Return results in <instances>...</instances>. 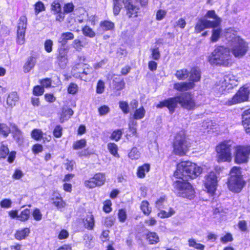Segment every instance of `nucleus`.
Returning a JSON list of instances; mask_svg holds the SVG:
<instances>
[{
  "instance_id": "f257e3e1",
  "label": "nucleus",
  "mask_w": 250,
  "mask_h": 250,
  "mask_svg": "<svg viewBox=\"0 0 250 250\" xmlns=\"http://www.w3.org/2000/svg\"><path fill=\"white\" fill-rule=\"evenodd\" d=\"M202 169L191 162H182L177 165L174 176L179 179L174 183V187L178 196L191 199L194 197V191L191 185L187 181L194 179L202 172Z\"/></svg>"
},
{
  "instance_id": "f03ea898",
  "label": "nucleus",
  "mask_w": 250,
  "mask_h": 250,
  "mask_svg": "<svg viewBox=\"0 0 250 250\" xmlns=\"http://www.w3.org/2000/svg\"><path fill=\"white\" fill-rule=\"evenodd\" d=\"M179 104L181 107L187 110H192L196 106L193 96L189 92L181 93L180 95L164 100L156 105L157 108L167 107L170 114H172Z\"/></svg>"
},
{
  "instance_id": "7ed1b4c3",
  "label": "nucleus",
  "mask_w": 250,
  "mask_h": 250,
  "mask_svg": "<svg viewBox=\"0 0 250 250\" xmlns=\"http://www.w3.org/2000/svg\"><path fill=\"white\" fill-rule=\"evenodd\" d=\"M208 60L212 65L223 67H230L234 62L230 49L224 46L216 47L208 57Z\"/></svg>"
},
{
  "instance_id": "20e7f679",
  "label": "nucleus",
  "mask_w": 250,
  "mask_h": 250,
  "mask_svg": "<svg viewBox=\"0 0 250 250\" xmlns=\"http://www.w3.org/2000/svg\"><path fill=\"white\" fill-rule=\"evenodd\" d=\"M232 141H225L216 146L218 161L230 162L232 160L231 150L235 148Z\"/></svg>"
},
{
  "instance_id": "39448f33",
  "label": "nucleus",
  "mask_w": 250,
  "mask_h": 250,
  "mask_svg": "<svg viewBox=\"0 0 250 250\" xmlns=\"http://www.w3.org/2000/svg\"><path fill=\"white\" fill-rule=\"evenodd\" d=\"M190 146L188 142L184 131H181L177 134L173 143V152L179 156L185 155Z\"/></svg>"
},
{
  "instance_id": "423d86ee",
  "label": "nucleus",
  "mask_w": 250,
  "mask_h": 250,
  "mask_svg": "<svg viewBox=\"0 0 250 250\" xmlns=\"http://www.w3.org/2000/svg\"><path fill=\"white\" fill-rule=\"evenodd\" d=\"M248 49V44L244 40L239 37H234L230 50L235 57L242 58L246 54Z\"/></svg>"
},
{
  "instance_id": "0eeeda50",
  "label": "nucleus",
  "mask_w": 250,
  "mask_h": 250,
  "mask_svg": "<svg viewBox=\"0 0 250 250\" xmlns=\"http://www.w3.org/2000/svg\"><path fill=\"white\" fill-rule=\"evenodd\" d=\"M250 94V90L248 87H241L236 93L231 98L225 102L228 105H232L248 101Z\"/></svg>"
},
{
  "instance_id": "6e6552de",
  "label": "nucleus",
  "mask_w": 250,
  "mask_h": 250,
  "mask_svg": "<svg viewBox=\"0 0 250 250\" xmlns=\"http://www.w3.org/2000/svg\"><path fill=\"white\" fill-rule=\"evenodd\" d=\"M234 148L235 163L238 164L247 163L250 154V146H237Z\"/></svg>"
},
{
  "instance_id": "1a4fd4ad",
  "label": "nucleus",
  "mask_w": 250,
  "mask_h": 250,
  "mask_svg": "<svg viewBox=\"0 0 250 250\" xmlns=\"http://www.w3.org/2000/svg\"><path fill=\"white\" fill-rule=\"evenodd\" d=\"M217 177L216 174L211 172L205 177V186L207 191L211 194L214 193L217 186Z\"/></svg>"
},
{
  "instance_id": "9d476101",
  "label": "nucleus",
  "mask_w": 250,
  "mask_h": 250,
  "mask_svg": "<svg viewBox=\"0 0 250 250\" xmlns=\"http://www.w3.org/2000/svg\"><path fill=\"white\" fill-rule=\"evenodd\" d=\"M240 77L237 75H234L233 74L229 73L224 76V80L222 82V90H225L227 88L228 89L232 88L238 84Z\"/></svg>"
},
{
  "instance_id": "9b49d317",
  "label": "nucleus",
  "mask_w": 250,
  "mask_h": 250,
  "mask_svg": "<svg viewBox=\"0 0 250 250\" xmlns=\"http://www.w3.org/2000/svg\"><path fill=\"white\" fill-rule=\"evenodd\" d=\"M219 22L218 20L216 21H211L201 19L195 26V31L196 33H198L205 28L217 27L218 26Z\"/></svg>"
},
{
  "instance_id": "f8f14e48",
  "label": "nucleus",
  "mask_w": 250,
  "mask_h": 250,
  "mask_svg": "<svg viewBox=\"0 0 250 250\" xmlns=\"http://www.w3.org/2000/svg\"><path fill=\"white\" fill-rule=\"evenodd\" d=\"M244 185V183L242 179L229 178L228 181L229 188L233 192H240Z\"/></svg>"
},
{
  "instance_id": "ddd939ff",
  "label": "nucleus",
  "mask_w": 250,
  "mask_h": 250,
  "mask_svg": "<svg viewBox=\"0 0 250 250\" xmlns=\"http://www.w3.org/2000/svg\"><path fill=\"white\" fill-rule=\"evenodd\" d=\"M125 7L126 9V14L128 17H136L138 16V12L139 8L129 1V0H123Z\"/></svg>"
},
{
  "instance_id": "4468645a",
  "label": "nucleus",
  "mask_w": 250,
  "mask_h": 250,
  "mask_svg": "<svg viewBox=\"0 0 250 250\" xmlns=\"http://www.w3.org/2000/svg\"><path fill=\"white\" fill-rule=\"evenodd\" d=\"M242 124L246 133L250 134V108L243 111L242 114Z\"/></svg>"
},
{
  "instance_id": "2eb2a0df",
  "label": "nucleus",
  "mask_w": 250,
  "mask_h": 250,
  "mask_svg": "<svg viewBox=\"0 0 250 250\" xmlns=\"http://www.w3.org/2000/svg\"><path fill=\"white\" fill-rule=\"evenodd\" d=\"M11 133L14 140L18 143H21L23 142V136L21 131L15 124H11Z\"/></svg>"
},
{
  "instance_id": "dca6fc26",
  "label": "nucleus",
  "mask_w": 250,
  "mask_h": 250,
  "mask_svg": "<svg viewBox=\"0 0 250 250\" xmlns=\"http://www.w3.org/2000/svg\"><path fill=\"white\" fill-rule=\"evenodd\" d=\"M195 86V84L193 82H180L174 84V88L177 90L183 91H187L191 89Z\"/></svg>"
},
{
  "instance_id": "f3484780",
  "label": "nucleus",
  "mask_w": 250,
  "mask_h": 250,
  "mask_svg": "<svg viewBox=\"0 0 250 250\" xmlns=\"http://www.w3.org/2000/svg\"><path fill=\"white\" fill-rule=\"evenodd\" d=\"M189 82H197L200 80L201 79V71L197 67H193L189 72Z\"/></svg>"
},
{
  "instance_id": "a211bd4d",
  "label": "nucleus",
  "mask_w": 250,
  "mask_h": 250,
  "mask_svg": "<svg viewBox=\"0 0 250 250\" xmlns=\"http://www.w3.org/2000/svg\"><path fill=\"white\" fill-rule=\"evenodd\" d=\"M36 62V58L32 56L28 57L23 66L24 72L25 73L29 72L34 67Z\"/></svg>"
},
{
  "instance_id": "6ab92c4d",
  "label": "nucleus",
  "mask_w": 250,
  "mask_h": 250,
  "mask_svg": "<svg viewBox=\"0 0 250 250\" xmlns=\"http://www.w3.org/2000/svg\"><path fill=\"white\" fill-rule=\"evenodd\" d=\"M84 227L89 230L93 229L95 225V221L94 216L90 213L87 215L84 220H83Z\"/></svg>"
},
{
  "instance_id": "aec40b11",
  "label": "nucleus",
  "mask_w": 250,
  "mask_h": 250,
  "mask_svg": "<svg viewBox=\"0 0 250 250\" xmlns=\"http://www.w3.org/2000/svg\"><path fill=\"white\" fill-rule=\"evenodd\" d=\"M88 42L85 39L80 41L79 39H75L72 43V45L77 51H81L83 47H85L88 45Z\"/></svg>"
},
{
  "instance_id": "412c9836",
  "label": "nucleus",
  "mask_w": 250,
  "mask_h": 250,
  "mask_svg": "<svg viewBox=\"0 0 250 250\" xmlns=\"http://www.w3.org/2000/svg\"><path fill=\"white\" fill-rule=\"evenodd\" d=\"M86 66V64L83 63H78L75 65L73 67L72 71L73 76L79 78L83 72V70H82V69L83 70L84 67Z\"/></svg>"
},
{
  "instance_id": "4be33fe9",
  "label": "nucleus",
  "mask_w": 250,
  "mask_h": 250,
  "mask_svg": "<svg viewBox=\"0 0 250 250\" xmlns=\"http://www.w3.org/2000/svg\"><path fill=\"white\" fill-rule=\"evenodd\" d=\"M74 38V34L71 32H64L61 35L58 42L62 45L65 44L68 40H73Z\"/></svg>"
},
{
  "instance_id": "5701e85b",
  "label": "nucleus",
  "mask_w": 250,
  "mask_h": 250,
  "mask_svg": "<svg viewBox=\"0 0 250 250\" xmlns=\"http://www.w3.org/2000/svg\"><path fill=\"white\" fill-rule=\"evenodd\" d=\"M30 232L29 229L27 228H24L21 230H18L15 234V237L19 240L24 239L28 236Z\"/></svg>"
},
{
  "instance_id": "b1692460",
  "label": "nucleus",
  "mask_w": 250,
  "mask_h": 250,
  "mask_svg": "<svg viewBox=\"0 0 250 250\" xmlns=\"http://www.w3.org/2000/svg\"><path fill=\"white\" fill-rule=\"evenodd\" d=\"M27 27V18L22 16L18 21L17 31L25 32Z\"/></svg>"
},
{
  "instance_id": "393cba45",
  "label": "nucleus",
  "mask_w": 250,
  "mask_h": 250,
  "mask_svg": "<svg viewBox=\"0 0 250 250\" xmlns=\"http://www.w3.org/2000/svg\"><path fill=\"white\" fill-rule=\"evenodd\" d=\"M19 97L16 92L10 93L7 99V104L10 106L13 107L16 105V103L18 101Z\"/></svg>"
},
{
  "instance_id": "a878e982",
  "label": "nucleus",
  "mask_w": 250,
  "mask_h": 250,
  "mask_svg": "<svg viewBox=\"0 0 250 250\" xmlns=\"http://www.w3.org/2000/svg\"><path fill=\"white\" fill-rule=\"evenodd\" d=\"M52 203L58 209H61L65 207V203L63 201L62 198L59 196L54 197L52 198Z\"/></svg>"
},
{
  "instance_id": "bb28decb",
  "label": "nucleus",
  "mask_w": 250,
  "mask_h": 250,
  "mask_svg": "<svg viewBox=\"0 0 250 250\" xmlns=\"http://www.w3.org/2000/svg\"><path fill=\"white\" fill-rule=\"evenodd\" d=\"M147 240L150 244H155L159 241V238L156 232H149L146 235Z\"/></svg>"
},
{
  "instance_id": "cd10ccee",
  "label": "nucleus",
  "mask_w": 250,
  "mask_h": 250,
  "mask_svg": "<svg viewBox=\"0 0 250 250\" xmlns=\"http://www.w3.org/2000/svg\"><path fill=\"white\" fill-rule=\"evenodd\" d=\"M150 169V166L148 164H144L138 167L137 170V176L138 177L143 178L145 177L146 172H148Z\"/></svg>"
},
{
  "instance_id": "c85d7f7f",
  "label": "nucleus",
  "mask_w": 250,
  "mask_h": 250,
  "mask_svg": "<svg viewBox=\"0 0 250 250\" xmlns=\"http://www.w3.org/2000/svg\"><path fill=\"white\" fill-rule=\"evenodd\" d=\"M83 72L79 78L84 81H87L91 77V74L92 72V68H89L86 65V66L84 67Z\"/></svg>"
},
{
  "instance_id": "c756f323",
  "label": "nucleus",
  "mask_w": 250,
  "mask_h": 250,
  "mask_svg": "<svg viewBox=\"0 0 250 250\" xmlns=\"http://www.w3.org/2000/svg\"><path fill=\"white\" fill-rule=\"evenodd\" d=\"M113 84L115 89L120 90L124 88L125 83L123 79L120 77H115L113 79Z\"/></svg>"
},
{
  "instance_id": "7c9ffc66",
  "label": "nucleus",
  "mask_w": 250,
  "mask_h": 250,
  "mask_svg": "<svg viewBox=\"0 0 250 250\" xmlns=\"http://www.w3.org/2000/svg\"><path fill=\"white\" fill-rule=\"evenodd\" d=\"M189 76V72L187 69L184 68L176 71L175 76L178 80H184L186 79Z\"/></svg>"
},
{
  "instance_id": "2f4dec72",
  "label": "nucleus",
  "mask_w": 250,
  "mask_h": 250,
  "mask_svg": "<svg viewBox=\"0 0 250 250\" xmlns=\"http://www.w3.org/2000/svg\"><path fill=\"white\" fill-rule=\"evenodd\" d=\"M229 178L242 179L241 171L239 167H234L231 168Z\"/></svg>"
},
{
  "instance_id": "473e14b6",
  "label": "nucleus",
  "mask_w": 250,
  "mask_h": 250,
  "mask_svg": "<svg viewBox=\"0 0 250 250\" xmlns=\"http://www.w3.org/2000/svg\"><path fill=\"white\" fill-rule=\"evenodd\" d=\"M94 178L98 187H100L103 185L105 182V174L104 173H97L94 175Z\"/></svg>"
},
{
  "instance_id": "72a5a7b5",
  "label": "nucleus",
  "mask_w": 250,
  "mask_h": 250,
  "mask_svg": "<svg viewBox=\"0 0 250 250\" xmlns=\"http://www.w3.org/2000/svg\"><path fill=\"white\" fill-rule=\"evenodd\" d=\"M137 122L135 120H130L128 123V129L133 136L138 137L137 132Z\"/></svg>"
},
{
  "instance_id": "f704fd0d",
  "label": "nucleus",
  "mask_w": 250,
  "mask_h": 250,
  "mask_svg": "<svg viewBox=\"0 0 250 250\" xmlns=\"http://www.w3.org/2000/svg\"><path fill=\"white\" fill-rule=\"evenodd\" d=\"M107 148L111 154L116 157H119V155L118 153V146L115 143H108L107 144Z\"/></svg>"
},
{
  "instance_id": "c9c22d12",
  "label": "nucleus",
  "mask_w": 250,
  "mask_h": 250,
  "mask_svg": "<svg viewBox=\"0 0 250 250\" xmlns=\"http://www.w3.org/2000/svg\"><path fill=\"white\" fill-rule=\"evenodd\" d=\"M175 213V210L172 208H170L168 211L162 210L158 213V216L161 218H168L174 215Z\"/></svg>"
},
{
  "instance_id": "e433bc0d",
  "label": "nucleus",
  "mask_w": 250,
  "mask_h": 250,
  "mask_svg": "<svg viewBox=\"0 0 250 250\" xmlns=\"http://www.w3.org/2000/svg\"><path fill=\"white\" fill-rule=\"evenodd\" d=\"M146 111L143 107H141L135 110L133 115V118L135 120H140L145 116Z\"/></svg>"
},
{
  "instance_id": "4c0bfd02",
  "label": "nucleus",
  "mask_w": 250,
  "mask_h": 250,
  "mask_svg": "<svg viewBox=\"0 0 250 250\" xmlns=\"http://www.w3.org/2000/svg\"><path fill=\"white\" fill-rule=\"evenodd\" d=\"M86 141L85 139H83L75 142L73 144V148L75 150L82 149L85 147Z\"/></svg>"
},
{
  "instance_id": "58836bf2",
  "label": "nucleus",
  "mask_w": 250,
  "mask_h": 250,
  "mask_svg": "<svg viewBox=\"0 0 250 250\" xmlns=\"http://www.w3.org/2000/svg\"><path fill=\"white\" fill-rule=\"evenodd\" d=\"M73 111L71 108H66L63 109L62 117L61 120H62V122L64 120H67L70 118V117L73 114Z\"/></svg>"
},
{
  "instance_id": "ea45409f",
  "label": "nucleus",
  "mask_w": 250,
  "mask_h": 250,
  "mask_svg": "<svg viewBox=\"0 0 250 250\" xmlns=\"http://www.w3.org/2000/svg\"><path fill=\"white\" fill-rule=\"evenodd\" d=\"M42 135L43 132L41 129H35L31 132L32 138L37 141L44 139Z\"/></svg>"
},
{
  "instance_id": "a19ab883",
  "label": "nucleus",
  "mask_w": 250,
  "mask_h": 250,
  "mask_svg": "<svg viewBox=\"0 0 250 250\" xmlns=\"http://www.w3.org/2000/svg\"><path fill=\"white\" fill-rule=\"evenodd\" d=\"M189 247H193L199 250H204L205 246L200 243H197L193 239H189L188 241Z\"/></svg>"
},
{
  "instance_id": "79ce46f5",
  "label": "nucleus",
  "mask_w": 250,
  "mask_h": 250,
  "mask_svg": "<svg viewBox=\"0 0 250 250\" xmlns=\"http://www.w3.org/2000/svg\"><path fill=\"white\" fill-rule=\"evenodd\" d=\"M128 157L132 160L139 159L140 156V153L136 147H133L128 153Z\"/></svg>"
},
{
  "instance_id": "37998d69",
  "label": "nucleus",
  "mask_w": 250,
  "mask_h": 250,
  "mask_svg": "<svg viewBox=\"0 0 250 250\" xmlns=\"http://www.w3.org/2000/svg\"><path fill=\"white\" fill-rule=\"evenodd\" d=\"M11 132L10 128L5 124L0 123V133L6 137Z\"/></svg>"
},
{
  "instance_id": "c03bdc74",
  "label": "nucleus",
  "mask_w": 250,
  "mask_h": 250,
  "mask_svg": "<svg viewBox=\"0 0 250 250\" xmlns=\"http://www.w3.org/2000/svg\"><path fill=\"white\" fill-rule=\"evenodd\" d=\"M205 17L213 19L214 21H216L218 20L219 21L218 23V26L221 22V19L217 16L214 10L208 11L205 15Z\"/></svg>"
},
{
  "instance_id": "a18cd8bd",
  "label": "nucleus",
  "mask_w": 250,
  "mask_h": 250,
  "mask_svg": "<svg viewBox=\"0 0 250 250\" xmlns=\"http://www.w3.org/2000/svg\"><path fill=\"white\" fill-rule=\"evenodd\" d=\"M101 27L103 28L104 30H109L114 28V24L113 22L105 21L103 22H101L100 23Z\"/></svg>"
},
{
  "instance_id": "49530a36",
  "label": "nucleus",
  "mask_w": 250,
  "mask_h": 250,
  "mask_svg": "<svg viewBox=\"0 0 250 250\" xmlns=\"http://www.w3.org/2000/svg\"><path fill=\"white\" fill-rule=\"evenodd\" d=\"M140 207L145 214L148 215L151 212V208L149 207V203L147 201H143Z\"/></svg>"
},
{
  "instance_id": "de8ad7c7",
  "label": "nucleus",
  "mask_w": 250,
  "mask_h": 250,
  "mask_svg": "<svg viewBox=\"0 0 250 250\" xmlns=\"http://www.w3.org/2000/svg\"><path fill=\"white\" fill-rule=\"evenodd\" d=\"M30 214V210L26 208L21 211L18 216V220L21 221H25L28 219Z\"/></svg>"
},
{
  "instance_id": "09e8293b",
  "label": "nucleus",
  "mask_w": 250,
  "mask_h": 250,
  "mask_svg": "<svg viewBox=\"0 0 250 250\" xmlns=\"http://www.w3.org/2000/svg\"><path fill=\"white\" fill-rule=\"evenodd\" d=\"M84 185L85 187L88 188H93L98 187L96 181L94 179V176L90 178L88 180H86L84 182Z\"/></svg>"
},
{
  "instance_id": "8fccbe9b",
  "label": "nucleus",
  "mask_w": 250,
  "mask_h": 250,
  "mask_svg": "<svg viewBox=\"0 0 250 250\" xmlns=\"http://www.w3.org/2000/svg\"><path fill=\"white\" fill-rule=\"evenodd\" d=\"M221 32H222V29L221 28L213 29L212 30V36L211 37V42H217L220 38Z\"/></svg>"
},
{
  "instance_id": "3c124183",
  "label": "nucleus",
  "mask_w": 250,
  "mask_h": 250,
  "mask_svg": "<svg viewBox=\"0 0 250 250\" xmlns=\"http://www.w3.org/2000/svg\"><path fill=\"white\" fill-rule=\"evenodd\" d=\"M82 31L84 35L93 38L95 36V33L93 30L88 26H85L83 29Z\"/></svg>"
},
{
  "instance_id": "603ef678",
  "label": "nucleus",
  "mask_w": 250,
  "mask_h": 250,
  "mask_svg": "<svg viewBox=\"0 0 250 250\" xmlns=\"http://www.w3.org/2000/svg\"><path fill=\"white\" fill-rule=\"evenodd\" d=\"M51 10L53 11L54 14H57L62 12V8L60 3L58 1H54L51 4Z\"/></svg>"
},
{
  "instance_id": "864d4df0",
  "label": "nucleus",
  "mask_w": 250,
  "mask_h": 250,
  "mask_svg": "<svg viewBox=\"0 0 250 250\" xmlns=\"http://www.w3.org/2000/svg\"><path fill=\"white\" fill-rule=\"evenodd\" d=\"M122 134V130L117 129L112 132L110 136V139L115 141H118L121 139Z\"/></svg>"
},
{
  "instance_id": "5fc2aeb1",
  "label": "nucleus",
  "mask_w": 250,
  "mask_h": 250,
  "mask_svg": "<svg viewBox=\"0 0 250 250\" xmlns=\"http://www.w3.org/2000/svg\"><path fill=\"white\" fill-rule=\"evenodd\" d=\"M25 32L17 31V42L20 44H23L25 42Z\"/></svg>"
},
{
  "instance_id": "6e6d98bb",
  "label": "nucleus",
  "mask_w": 250,
  "mask_h": 250,
  "mask_svg": "<svg viewBox=\"0 0 250 250\" xmlns=\"http://www.w3.org/2000/svg\"><path fill=\"white\" fill-rule=\"evenodd\" d=\"M9 153V150L7 146L2 144L0 147V159L5 158Z\"/></svg>"
},
{
  "instance_id": "4d7b16f0",
  "label": "nucleus",
  "mask_w": 250,
  "mask_h": 250,
  "mask_svg": "<svg viewBox=\"0 0 250 250\" xmlns=\"http://www.w3.org/2000/svg\"><path fill=\"white\" fill-rule=\"evenodd\" d=\"M58 59L60 61L64 62L66 60V52L63 48H61L59 50V55Z\"/></svg>"
},
{
  "instance_id": "13d9d810",
  "label": "nucleus",
  "mask_w": 250,
  "mask_h": 250,
  "mask_svg": "<svg viewBox=\"0 0 250 250\" xmlns=\"http://www.w3.org/2000/svg\"><path fill=\"white\" fill-rule=\"evenodd\" d=\"M45 7L43 3L41 1H39L35 5V10L36 15H38L40 12L44 11Z\"/></svg>"
},
{
  "instance_id": "bf43d9fd",
  "label": "nucleus",
  "mask_w": 250,
  "mask_h": 250,
  "mask_svg": "<svg viewBox=\"0 0 250 250\" xmlns=\"http://www.w3.org/2000/svg\"><path fill=\"white\" fill-rule=\"evenodd\" d=\"M104 83L101 80H99L96 86V92L98 94L103 93L104 90Z\"/></svg>"
},
{
  "instance_id": "052dcab7",
  "label": "nucleus",
  "mask_w": 250,
  "mask_h": 250,
  "mask_svg": "<svg viewBox=\"0 0 250 250\" xmlns=\"http://www.w3.org/2000/svg\"><path fill=\"white\" fill-rule=\"evenodd\" d=\"M109 107L106 105L101 106L98 108V112L100 116L105 115L109 112Z\"/></svg>"
},
{
  "instance_id": "680f3d73",
  "label": "nucleus",
  "mask_w": 250,
  "mask_h": 250,
  "mask_svg": "<svg viewBox=\"0 0 250 250\" xmlns=\"http://www.w3.org/2000/svg\"><path fill=\"white\" fill-rule=\"evenodd\" d=\"M119 107L124 113L127 114L129 112L128 104L126 102L120 101L119 102Z\"/></svg>"
},
{
  "instance_id": "e2e57ef3",
  "label": "nucleus",
  "mask_w": 250,
  "mask_h": 250,
  "mask_svg": "<svg viewBox=\"0 0 250 250\" xmlns=\"http://www.w3.org/2000/svg\"><path fill=\"white\" fill-rule=\"evenodd\" d=\"M152 58L155 60H158L160 58V53L158 47L151 49Z\"/></svg>"
},
{
  "instance_id": "0e129e2a",
  "label": "nucleus",
  "mask_w": 250,
  "mask_h": 250,
  "mask_svg": "<svg viewBox=\"0 0 250 250\" xmlns=\"http://www.w3.org/2000/svg\"><path fill=\"white\" fill-rule=\"evenodd\" d=\"M62 128L61 125H57L53 130V135L56 138H60L62 136Z\"/></svg>"
},
{
  "instance_id": "69168bd1",
  "label": "nucleus",
  "mask_w": 250,
  "mask_h": 250,
  "mask_svg": "<svg viewBox=\"0 0 250 250\" xmlns=\"http://www.w3.org/2000/svg\"><path fill=\"white\" fill-rule=\"evenodd\" d=\"M78 89L77 85L74 83H71L67 89L68 92L71 94H75Z\"/></svg>"
},
{
  "instance_id": "338daca9",
  "label": "nucleus",
  "mask_w": 250,
  "mask_h": 250,
  "mask_svg": "<svg viewBox=\"0 0 250 250\" xmlns=\"http://www.w3.org/2000/svg\"><path fill=\"white\" fill-rule=\"evenodd\" d=\"M74 9V5L71 2L67 3L64 5L63 7V13H69L73 11Z\"/></svg>"
},
{
  "instance_id": "774afa93",
  "label": "nucleus",
  "mask_w": 250,
  "mask_h": 250,
  "mask_svg": "<svg viewBox=\"0 0 250 250\" xmlns=\"http://www.w3.org/2000/svg\"><path fill=\"white\" fill-rule=\"evenodd\" d=\"M103 210L106 213H109L111 211V206L112 203L109 200L105 201L104 203Z\"/></svg>"
}]
</instances>
